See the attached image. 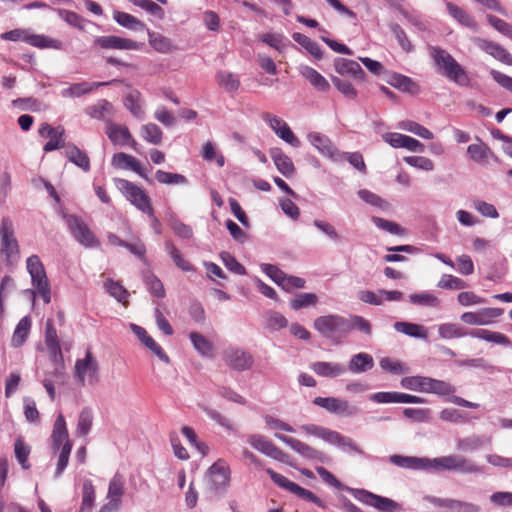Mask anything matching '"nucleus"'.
Wrapping results in <instances>:
<instances>
[{
    "mask_svg": "<svg viewBox=\"0 0 512 512\" xmlns=\"http://www.w3.org/2000/svg\"><path fill=\"white\" fill-rule=\"evenodd\" d=\"M439 336L443 339L461 338L469 335L473 338L481 339L503 346H511V340L503 333L487 329H472L466 331L463 327L455 323H444L438 327Z\"/></svg>",
    "mask_w": 512,
    "mask_h": 512,
    "instance_id": "nucleus-1",
    "label": "nucleus"
},
{
    "mask_svg": "<svg viewBox=\"0 0 512 512\" xmlns=\"http://www.w3.org/2000/svg\"><path fill=\"white\" fill-rule=\"evenodd\" d=\"M429 52L435 65L443 71V74L449 80L460 86H468L470 84V78L467 71L449 52L435 46H430Z\"/></svg>",
    "mask_w": 512,
    "mask_h": 512,
    "instance_id": "nucleus-2",
    "label": "nucleus"
},
{
    "mask_svg": "<svg viewBox=\"0 0 512 512\" xmlns=\"http://www.w3.org/2000/svg\"><path fill=\"white\" fill-rule=\"evenodd\" d=\"M27 271L31 276L32 286L44 303L51 301V287L46 275L43 263L37 255H32L26 260Z\"/></svg>",
    "mask_w": 512,
    "mask_h": 512,
    "instance_id": "nucleus-3",
    "label": "nucleus"
},
{
    "mask_svg": "<svg viewBox=\"0 0 512 512\" xmlns=\"http://www.w3.org/2000/svg\"><path fill=\"white\" fill-rule=\"evenodd\" d=\"M114 182L116 187L135 207L145 214H152L151 199L142 187L122 178H116Z\"/></svg>",
    "mask_w": 512,
    "mask_h": 512,
    "instance_id": "nucleus-4",
    "label": "nucleus"
},
{
    "mask_svg": "<svg viewBox=\"0 0 512 512\" xmlns=\"http://www.w3.org/2000/svg\"><path fill=\"white\" fill-rule=\"evenodd\" d=\"M427 467L436 470L458 471L461 473H477L480 471L479 467L473 461L461 455H448L433 460L428 459Z\"/></svg>",
    "mask_w": 512,
    "mask_h": 512,
    "instance_id": "nucleus-5",
    "label": "nucleus"
},
{
    "mask_svg": "<svg viewBox=\"0 0 512 512\" xmlns=\"http://www.w3.org/2000/svg\"><path fill=\"white\" fill-rule=\"evenodd\" d=\"M74 375L81 386L94 385L99 381V363L92 351L88 349L83 359H78L74 367Z\"/></svg>",
    "mask_w": 512,
    "mask_h": 512,
    "instance_id": "nucleus-6",
    "label": "nucleus"
},
{
    "mask_svg": "<svg viewBox=\"0 0 512 512\" xmlns=\"http://www.w3.org/2000/svg\"><path fill=\"white\" fill-rule=\"evenodd\" d=\"M313 326L326 338L345 336L350 332L349 321L339 315L320 316L315 319Z\"/></svg>",
    "mask_w": 512,
    "mask_h": 512,
    "instance_id": "nucleus-7",
    "label": "nucleus"
},
{
    "mask_svg": "<svg viewBox=\"0 0 512 512\" xmlns=\"http://www.w3.org/2000/svg\"><path fill=\"white\" fill-rule=\"evenodd\" d=\"M66 224L74 239L87 248L99 247L100 242L83 219L76 215L65 216Z\"/></svg>",
    "mask_w": 512,
    "mask_h": 512,
    "instance_id": "nucleus-8",
    "label": "nucleus"
},
{
    "mask_svg": "<svg viewBox=\"0 0 512 512\" xmlns=\"http://www.w3.org/2000/svg\"><path fill=\"white\" fill-rule=\"evenodd\" d=\"M1 38L9 41H24L38 48H53L58 50L62 48V42L57 39H52L44 35L28 34L27 31L22 29H14L5 32L1 35Z\"/></svg>",
    "mask_w": 512,
    "mask_h": 512,
    "instance_id": "nucleus-9",
    "label": "nucleus"
},
{
    "mask_svg": "<svg viewBox=\"0 0 512 512\" xmlns=\"http://www.w3.org/2000/svg\"><path fill=\"white\" fill-rule=\"evenodd\" d=\"M0 251L9 261L18 258L20 252L13 223L8 217L2 218L0 224Z\"/></svg>",
    "mask_w": 512,
    "mask_h": 512,
    "instance_id": "nucleus-10",
    "label": "nucleus"
},
{
    "mask_svg": "<svg viewBox=\"0 0 512 512\" xmlns=\"http://www.w3.org/2000/svg\"><path fill=\"white\" fill-rule=\"evenodd\" d=\"M223 360L228 367L236 371L248 370L254 363V357L249 351L236 346H229L223 351Z\"/></svg>",
    "mask_w": 512,
    "mask_h": 512,
    "instance_id": "nucleus-11",
    "label": "nucleus"
},
{
    "mask_svg": "<svg viewBox=\"0 0 512 512\" xmlns=\"http://www.w3.org/2000/svg\"><path fill=\"white\" fill-rule=\"evenodd\" d=\"M266 473L270 476L273 482L279 487L297 495L299 498L307 500L309 502H313L318 506H322V501L310 490L302 488L298 484L290 481L285 476L275 472L271 468L266 469Z\"/></svg>",
    "mask_w": 512,
    "mask_h": 512,
    "instance_id": "nucleus-12",
    "label": "nucleus"
},
{
    "mask_svg": "<svg viewBox=\"0 0 512 512\" xmlns=\"http://www.w3.org/2000/svg\"><path fill=\"white\" fill-rule=\"evenodd\" d=\"M248 443L258 450L259 452L263 453L264 455L283 462L288 463L289 456L284 451H282L279 447H277L272 441L268 440L262 435H249L248 436Z\"/></svg>",
    "mask_w": 512,
    "mask_h": 512,
    "instance_id": "nucleus-13",
    "label": "nucleus"
},
{
    "mask_svg": "<svg viewBox=\"0 0 512 512\" xmlns=\"http://www.w3.org/2000/svg\"><path fill=\"white\" fill-rule=\"evenodd\" d=\"M262 119L268 123L270 128L279 138L293 147L300 146L299 139L294 135L288 124L283 119L268 112L262 114Z\"/></svg>",
    "mask_w": 512,
    "mask_h": 512,
    "instance_id": "nucleus-14",
    "label": "nucleus"
},
{
    "mask_svg": "<svg viewBox=\"0 0 512 512\" xmlns=\"http://www.w3.org/2000/svg\"><path fill=\"white\" fill-rule=\"evenodd\" d=\"M313 403L330 413L340 416H352L357 412V408L351 406L347 400L336 397H316Z\"/></svg>",
    "mask_w": 512,
    "mask_h": 512,
    "instance_id": "nucleus-15",
    "label": "nucleus"
},
{
    "mask_svg": "<svg viewBox=\"0 0 512 512\" xmlns=\"http://www.w3.org/2000/svg\"><path fill=\"white\" fill-rule=\"evenodd\" d=\"M503 313V308H482L475 312H465L460 319L465 324L483 326L492 324Z\"/></svg>",
    "mask_w": 512,
    "mask_h": 512,
    "instance_id": "nucleus-16",
    "label": "nucleus"
},
{
    "mask_svg": "<svg viewBox=\"0 0 512 512\" xmlns=\"http://www.w3.org/2000/svg\"><path fill=\"white\" fill-rule=\"evenodd\" d=\"M106 134L113 144L120 146L128 145L134 151H139L138 142L133 138L126 126L108 122L106 126Z\"/></svg>",
    "mask_w": 512,
    "mask_h": 512,
    "instance_id": "nucleus-17",
    "label": "nucleus"
},
{
    "mask_svg": "<svg viewBox=\"0 0 512 512\" xmlns=\"http://www.w3.org/2000/svg\"><path fill=\"white\" fill-rule=\"evenodd\" d=\"M208 476L215 490L225 489L230 483L231 471L226 461L218 459L208 470Z\"/></svg>",
    "mask_w": 512,
    "mask_h": 512,
    "instance_id": "nucleus-18",
    "label": "nucleus"
},
{
    "mask_svg": "<svg viewBox=\"0 0 512 512\" xmlns=\"http://www.w3.org/2000/svg\"><path fill=\"white\" fill-rule=\"evenodd\" d=\"M474 43L479 49L489 54L494 59L503 64L512 65V55L500 44L479 37L474 39Z\"/></svg>",
    "mask_w": 512,
    "mask_h": 512,
    "instance_id": "nucleus-19",
    "label": "nucleus"
},
{
    "mask_svg": "<svg viewBox=\"0 0 512 512\" xmlns=\"http://www.w3.org/2000/svg\"><path fill=\"white\" fill-rule=\"evenodd\" d=\"M94 44L102 49L138 50L140 48L136 41L114 35L97 37Z\"/></svg>",
    "mask_w": 512,
    "mask_h": 512,
    "instance_id": "nucleus-20",
    "label": "nucleus"
},
{
    "mask_svg": "<svg viewBox=\"0 0 512 512\" xmlns=\"http://www.w3.org/2000/svg\"><path fill=\"white\" fill-rule=\"evenodd\" d=\"M44 342L50 360H61L63 354L60 346V340L52 319H47L45 323Z\"/></svg>",
    "mask_w": 512,
    "mask_h": 512,
    "instance_id": "nucleus-21",
    "label": "nucleus"
},
{
    "mask_svg": "<svg viewBox=\"0 0 512 512\" xmlns=\"http://www.w3.org/2000/svg\"><path fill=\"white\" fill-rule=\"evenodd\" d=\"M275 436L277 439H279L283 443L287 444L294 451H296L297 453H299L300 455H302L303 457H305L307 459L322 460L324 457V454L321 451L299 441L298 439L288 437L283 434H276Z\"/></svg>",
    "mask_w": 512,
    "mask_h": 512,
    "instance_id": "nucleus-22",
    "label": "nucleus"
},
{
    "mask_svg": "<svg viewBox=\"0 0 512 512\" xmlns=\"http://www.w3.org/2000/svg\"><path fill=\"white\" fill-rule=\"evenodd\" d=\"M112 165L117 169H127L135 172L146 181H150L141 163L133 156L119 152L113 155Z\"/></svg>",
    "mask_w": 512,
    "mask_h": 512,
    "instance_id": "nucleus-23",
    "label": "nucleus"
},
{
    "mask_svg": "<svg viewBox=\"0 0 512 512\" xmlns=\"http://www.w3.org/2000/svg\"><path fill=\"white\" fill-rule=\"evenodd\" d=\"M431 502L439 508L448 509L450 512H481V507L471 502L442 498H432Z\"/></svg>",
    "mask_w": 512,
    "mask_h": 512,
    "instance_id": "nucleus-24",
    "label": "nucleus"
},
{
    "mask_svg": "<svg viewBox=\"0 0 512 512\" xmlns=\"http://www.w3.org/2000/svg\"><path fill=\"white\" fill-rule=\"evenodd\" d=\"M310 143L324 156L337 160L340 153L334 147L331 140L318 132H312L308 135Z\"/></svg>",
    "mask_w": 512,
    "mask_h": 512,
    "instance_id": "nucleus-25",
    "label": "nucleus"
},
{
    "mask_svg": "<svg viewBox=\"0 0 512 512\" xmlns=\"http://www.w3.org/2000/svg\"><path fill=\"white\" fill-rule=\"evenodd\" d=\"M357 495H362L360 500L365 504L373 506L383 512H392L396 509L397 503L389 498L375 495L365 490H360Z\"/></svg>",
    "mask_w": 512,
    "mask_h": 512,
    "instance_id": "nucleus-26",
    "label": "nucleus"
},
{
    "mask_svg": "<svg viewBox=\"0 0 512 512\" xmlns=\"http://www.w3.org/2000/svg\"><path fill=\"white\" fill-rule=\"evenodd\" d=\"M334 66L336 72L341 75H351L358 81H363L365 79L366 74L364 70L361 68L359 63L354 60L338 58L335 60Z\"/></svg>",
    "mask_w": 512,
    "mask_h": 512,
    "instance_id": "nucleus-27",
    "label": "nucleus"
},
{
    "mask_svg": "<svg viewBox=\"0 0 512 512\" xmlns=\"http://www.w3.org/2000/svg\"><path fill=\"white\" fill-rule=\"evenodd\" d=\"M310 369L318 376L328 378H335L346 372V367L343 364L325 361L312 363Z\"/></svg>",
    "mask_w": 512,
    "mask_h": 512,
    "instance_id": "nucleus-28",
    "label": "nucleus"
},
{
    "mask_svg": "<svg viewBox=\"0 0 512 512\" xmlns=\"http://www.w3.org/2000/svg\"><path fill=\"white\" fill-rule=\"evenodd\" d=\"M120 82V80H112L110 82H94V83H88V82H81V83H74L70 85L68 88L63 89L61 91V95L63 97H80L85 94L90 93L95 88H98L100 86H106L111 83Z\"/></svg>",
    "mask_w": 512,
    "mask_h": 512,
    "instance_id": "nucleus-29",
    "label": "nucleus"
},
{
    "mask_svg": "<svg viewBox=\"0 0 512 512\" xmlns=\"http://www.w3.org/2000/svg\"><path fill=\"white\" fill-rule=\"evenodd\" d=\"M123 102L124 106L131 112L134 117L138 119H142L144 117V101L140 91L137 89L129 90L125 95Z\"/></svg>",
    "mask_w": 512,
    "mask_h": 512,
    "instance_id": "nucleus-30",
    "label": "nucleus"
},
{
    "mask_svg": "<svg viewBox=\"0 0 512 512\" xmlns=\"http://www.w3.org/2000/svg\"><path fill=\"white\" fill-rule=\"evenodd\" d=\"M446 7L449 15L460 25L470 28L473 31L478 29L477 22L465 9L452 2H447Z\"/></svg>",
    "mask_w": 512,
    "mask_h": 512,
    "instance_id": "nucleus-31",
    "label": "nucleus"
},
{
    "mask_svg": "<svg viewBox=\"0 0 512 512\" xmlns=\"http://www.w3.org/2000/svg\"><path fill=\"white\" fill-rule=\"evenodd\" d=\"M300 74L318 91L327 92L330 89L329 82L314 68L301 66Z\"/></svg>",
    "mask_w": 512,
    "mask_h": 512,
    "instance_id": "nucleus-32",
    "label": "nucleus"
},
{
    "mask_svg": "<svg viewBox=\"0 0 512 512\" xmlns=\"http://www.w3.org/2000/svg\"><path fill=\"white\" fill-rule=\"evenodd\" d=\"M133 330L141 342L150 350H152L162 361L168 363L169 357L163 351L162 347L147 333V331L137 325H133Z\"/></svg>",
    "mask_w": 512,
    "mask_h": 512,
    "instance_id": "nucleus-33",
    "label": "nucleus"
},
{
    "mask_svg": "<svg viewBox=\"0 0 512 512\" xmlns=\"http://www.w3.org/2000/svg\"><path fill=\"white\" fill-rule=\"evenodd\" d=\"M51 438L53 447L56 449H59L66 441H69L66 421L62 413H59L55 419Z\"/></svg>",
    "mask_w": 512,
    "mask_h": 512,
    "instance_id": "nucleus-34",
    "label": "nucleus"
},
{
    "mask_svg": "<svg viewBox=\"0 0 512 512\" xmlns=\"http://www.w3.org/2000/svg\"><path fill=\"white\" fill-rule=\"evenodd\" d=\"M216 82L220 88L228 93H235L240 88L239 76L228 71H218L215 76Z\"/></svg>",
    "mask_w": 512,
    "mask_h": 512,
    "instance_id": "nucleus-35",
    "label": "nucleus"
},
{
    "mask_svg": "<svg viewBox=\"0 0 512 512\" xmlns=\"http://www.w3.org/2000/svg\"><path fill=\"white\" fill-rule=\"evenodd\" d=\"M374 366L373 357L368 353H358L354 355L348 365V369L352 373H362L372 369Z\"/></svg>",
    "mask_w": 512,
    "mask_h": 512,
    "instance_id": "nucleus-36",
    "label": "nucleus"
},
{
    "mask_svg": "<svg viewBox=\"0 0 512 512\" xmlns=\"http://www.w3.org/2000/svg\"><path fill=\"white\" fill-rule=\"evenodd\" d=\"M65 156L70 162L83 169L90 170V159L88 155L75 145H68L65 150Z\"/></svg>",
    "mask_w": 512,
    "mask_h": 512,
    "instance_id": "nucleus-37",
    "label": "nucleus"
},
{
    "mask_svg": "<svg viewBox=\"0 0 512 512\" xmlns=\"http://www.w3.org/2000/svg\"><path fill=\"white\" fill-rule=\"evenodd\" d=\"M30 329L31 319L27 316L20 319L13 332V336L11 339L12 346L17 348L21 347L25 343L29 335Z\"/></svg>",
    "mask_w": 512,
    "mask_h": 512,
    "instance_id": "nucleus-38",
    "label": "nucleus"
},
{
    "mask_svg": "<svg viewBox=\"0 0 512 512\" xmlns=\"http://www.w3.org/2000/svg\"><path fill=\"white\" fill-rule=\"evenodd\" d=\"M455 392V387L449 382L428 377L425 393L448 396Z\"/></svg>",
    "mask_w": 512,
    "mask_h": 512,
    "instance_id": "nucleus-39",
    "label": "nucleus"
},
{
    "mask_svg": "<svg viewBox=\"0 0 512 512\" xmlns=\"http://www.w3.org/2000/svg\"><path fill=\"white\" fill-rule=\"evenodd\" d=\"M389 84L403 92L416 94L419 90L418 85L409 77L394 73L391 75Z\"/></svg>",
    "mask_w": 512,
    "mask_h": 512,
    "instance_id": "nucleus-40",
    "label": "nucleus"
},
{
    "mask_svg": "<svg viewBox=\"0 0 512 512\" xmlns=\"http://www.w3.org/2000/svg\"><path fill=\"white\" fill-rule=\"evenodd\" d=\"M189 337L198 353L204 357L213 356V344L205 336L198 332H191Z\"/></svg>",
    "mask_w": 512,
    "mask_h": 512,
    "instance_id": "nucleus-41",
    "label": "nucleus"
},
{
    "mask_svg": "<svg viewBox=\"0 0 512 512\" xmlns=\"http://www.w3.org/2000/svg\"><path fill=\"white\" fill-rule=\"evenodd\" d=\"M272 159L279 172L282 173L285 177H290L294 173L295 167L291 158L284 154L282 151L277 150L273 152Z\"/></svg>",
    "mask_w": 512,
    "mask_h": 512,
    "instance_id": "nucleus-42",
    "label": "nucleus"
},
{
    "mask_svg": "<svg viewBox=\"0 0 512 512\" xmlns=\"http://www.w3.org/2000/svg\"><path fill=\"white\" fill-rule=\"evenodd\" d=\"M394 328L396 331L406 334L415 338H423L427 337V330L423 326L410 322H395Z\"/></svg>",
    "mask_w": 512,
    "mask_h": 512,
    "instance_id": "nucleus-43",
    "label": "nucleus"
},
{
    "mask_svg": "<svg viewBox=\"0 0 512 512\" xmlns=\"http://www.w3.org/2000/svg\"><path fill=\"white\" fill-rule=\"evenodd\" d=\"M292 38L295 42H297L299 45H301L303 48H305L312 56H314L316 59H321L323 54L321 51L320 46L317 42L313 41L308 36L296 32L292 35Z\"/></svg>",
    "mask_w": 512,
    "mask_h": 512,
    "instance_id": "nucleus-44",
    "label": "nucleus"
},
{
    "mask_svg": "<svg viewBox=\"0 0 512 512\" xmlns=\"http://www.w3.org/2000/svg\"><path fill=\"white\" fill-rule=\"evenodd\" d=\"M470 158L477 163H486L488 157L492 154L489 146L483 142L479 144H470L467 148Z\"/></svg>",
    "mask_w": 512,
    "mask_h": 512,
    "instance_id": "nucleus-45",
    "label": "nucleus"
},
{
    "mask_svg": "<svg viewBox=\"0 0 512 512\" xmlns=\"http://www.w3.org/2000/svg\"><path fill=\"white\" fill-rule=\"evenodd\" d=\"M86 111L90 117L102 120L113 112V106L109 101L102 99L96 104L89 106Z\"/></svg>",
    "mask_w": 512,
    "mask_h": 512,
    "instance_id": "nucleus-46",
    "label": "nucleus"
},
{
    "mask_svg": "<svg viewBox=\"0 0 512 512\" xmlns=\"http://www.w3.org/2000/svg\"><path fill=\"white\" fill-rule=\"evenodd\" d=\"M141 136L145 141L159 145L162 142L163 132L156 124L148 123L141 127Z\"/></svg>",
    "mask_w": 512,
    "mask_h": 512,
    "instance_id": "nucleus-47",
    "label": "nucleus"
},
{
    "mask_svg": "<svg viewBox=\"0 0 512 512\" xmlns=\"http://www.w3.org/2000/svg\"><path fill=\"white\" fill-rule=\"evenodd\" d=\"M165 248L167 253L170 255V257L172 258V260L174 261L175 265L178 268H180L183 271L193 270V265L188 260L184 259L180 251L172 242L167 241L165 243Z\"/></svg>",
    "mask_w": 512,
    "mask_h": 512,
    "instance_id": "nucleus-48",
    "label": "nucleus"
},
{
    "mask_svg": "<svg viewBox=\"0 0 512 512\" xmlns=\"http://www.w3.org/2000/svg\"><path fill=\"white\" fill-rule=\"evenodd\" d=\"M428 459H421L416 457H405L400 455H393L390 461L400 467L404 468H426Z\"/></svg>",
    "mask_w": 512,
    "mask_h": 512,
    "instance_id": "nucleus-49",
    "label": "nucleus"
},
{
    "mask_svg": "<svg viewBox=\"0 0 512 512\" xmlns=\"http://www.w3.org/2000/svg\"><path fill=\"white\" fill-rule=\"evenodd\" d=\"M149 43L160 53H170L174 49L171 40L159 33H149Z\"/></svg>",
    "mask_w": 512,
    "mask_h": 512,
    "instance_id": "nucleus-50",
    "label": "nucleus"
},
{
    "mask_svg": "<svg viewBox=\"0 0 512 512\" xmlns=\"http://www.w3.org/2000/svg\"><path fill=\"white\" fill-rule=\"evenodd\" d=\"M14 452L16 459L23 469H29L30 463L28 457L30 455V447L25 444L22 438H18L14 444Z\"/></svg>",
    "mask_w": 512,
    "mask_h": 512,
    "instance_id": "nucleus-51",
    "label": "nucleus"
},
{
    "mask_svg": "<svg viewBox=\"0 0 512 512\" xmlns=\"http://www.w3.org/2000/svg\"><path fill=\"white\" fill-rule=\"evenodd\" d=\"M95 501V489L91 482L83 484L80 512H91Z\"/></svg>",
    "mask_w": 512,
    "mask_h": 512,
    "instance_id": "nucleus-52",
    "label": "nucleus"
},
{
    "mask_svg": "<svg viewBox=\"0 0 512 512\" xmlns=\"http://www.w3.org/2000/svg\"><path fill=\"white\" fill-rule=\"evenodd\" d=\"M437 287L448 290H461L467 287V283L454 275L444 274L438 281Z\"/></svg>",
    "mask_w": 512,
    "mask_h": 512,
    "instance_id": "nucleus-53",
    "label": "nucleus"
},
{
    "mask_svg": "<svg viewBox=\"0 0 512 512\" xmlns=\"http://www.w3.org/2000/svg\"><path fill=\"white\" fill-rule=\"evenodd\" d=\"M113 18L119 25L128 29L136 30L138 27L143 26L140 20L126 12L115 11Z\"/></svg>",
    "mask_w": 512,
    "mask_h": 512,
    "instance_id": "nucleus-54",
    "label": "nucleus"
},
{
    "mask_svg": "<svg viewBox=\"0 0 512 512\" xmlns=\"http://www.w3.org/2000/svg\"><path fill=\"white\" fill-rule=\"evenodd\" d=\"M318 302V297L314 293H301L290 301V307L293 310H299L309 306H314Z\"/></svg>",
    "mask_w": 512,
    "mask_h": 512,
    "instance_id": "nucleus-55",
    "label": "nucleus"
},
{
    "mask_svg": "<svg viewBox=\"0 0 512 512\" xmlns=\"http://www.w3.org/2000/svg\"><path fill=\"white\" fill-rule=\"evenodd\" d=\"M105 287L107 292L117 301L123 304L128 302V291L119 282L108 280L105 283Z\"/></svg>",
    "mask_w": 512,
    "mask_h": 512,
    "instance_id": "nucleus-56",
    "label": "nucleus"
},
{
    "mask_svg": "<svg viewBox=\"0 0 512 512\" xmlns=\"http://www.w3.org/2000/svg\"><path fill=\"white\" fill-rule=\"evenodd\" d=\"M428 377L424 376H410L405 377L401 380V386L403 388L418 391V392H426Z\"/></svg>",
    "mask_w": 512,
    "mask_h": 512,
    "instance_id": "nucleus-57",
    "label": "nucleus"
},
{
    "mask_svg": "<svg viewBox=\"0 0 512 512\" xmlns=\"http://www.w3.org/2000/svg\"><path fill=\"white\" fill-rule=\"evenodd\" d=\"M124 494V481L122 476L116 474L109 483L107 498L121 501Z\"/></svg>",
    "mask_w": 512,
    "mask_h": 512,
    "instance_id": "nucleus-58",
    "label": "nucleus"
},
{
    "mask_svg": "<svg viewBox=\"0 0 512 512\" xmlns=\"http://www.w3.org/2000/svg\"><path fill=\"white\" fill-rule=\"evenodd\" d=\"M400 127L408 132H411V133L423 138V139L430 140V139H433V137H434L433 133L430 130H428L426 127H424L414 121H410V120L404 121L400 124Z\"/></svg>",
    "mask_w": 512,
    "mask_h": 512,
    "instance_id": "nucleus-59",
    "label": "nucleus"
},
{
    "mask_svg": "<svg viewBox=\"0 0 512 512\" xmlns=\"http://www.w3.org/2000/svg\"><path fill=\"white\" fill-rule=\"evenodd\" d=\"M155 178L160 184H186L187 179L185 176L178 173L166 172L163 170H157Z\"/></svg>",
    "mask_w": 512,
    "mask_h": 512,
    "instance_id": "nucleus-60",
    "label": "nucleus"
},
{
    "mask_svg": "<svg viewBox=\"0 0 512 512\" xmlns=\"http://www.w3.org/2000/svg\"><path fill=\"white\" fill-rule=\"evenodd\" d=\"M145 284L149 290V292L157 297L164 298L166 295L163 283L159 278H157L154 274H148L145 276Z\"/></svg>",
    "mask_w": 512,
    "mask_h": 512,
    "instance_id": "nucleus-61",
    "label": "nucleus"
},
{
    "mask_svg": "<svg viewBox=\"0 0 512 512\" xmlns=\"http://www.w3.org/2000/svg\"><path fill=\"white\" fill-rule=\"evenodd\" d=\"M93 421V415L89 408H84L78 418L77 433L81 436H85L89 433Z\"/></svg>",
    "mask_w": 512,
    "mask_h": 512,
    "instance_id": "nucleus-62",
    "label": "nucleus"
},
{
    "mask_svg": "<svg viewBox=\"0 0 512 512\" xmlns=\"http://www.w3.org/2000/svg\"><path fill=\"white\" fill-rule=\"evenodd\" d=\"M72 450V443L70 441H66L60 450V453L58 455V461L55 471V476L59 477L62 472L65 470V468L68 465L70 453Z\"/></svg>",
    "mask_w": 512,
    "mask_h": 512,
    "instance_id": "nucleus-63",
    "label": "nucleus"
},
{
    "mask_svg": "<svg viewBox=\"0 0 512 512\" xmlns=\"http://www.w3.org/2000/svg\"><path fill=\"white\" fill-rule=\"evenodd\" d=\"M380 367L392 374L401 375L407 372L406 366L398 360L385 357L379 362Z\"/></svg>",
    "mask_w": 512,
    "mask_h": 512,
    "instance_id": "nucleus-64",
    "label": "nucleus"
}]
</instances>
